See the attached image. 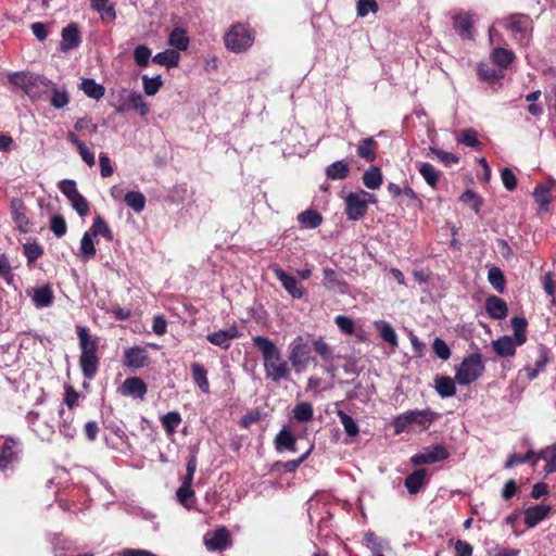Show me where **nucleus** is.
<instances>
[{"mask_svg": "<svg viewBox=\"0 0 556 556\" xmlns=\"http://www.w3.org/2000/svg\"><path fill=\"white\" fill-rule=\"evenodd\" d=\"M485 311L493 319H504L507 316V303L496 295H490L485 300Z\"/></svg>", "mask_w": 556, "mask_h": 556, "instance_id": "nucleus-26", "label": "nucleus"}, {"mask_svg": "<svg viewBox=\"0 0 556 556\" xmlns=\"http://www.w3.org/2000/svg\"><path fill=\"white\" fill-rule=\"evenodd\" d=\"M484 369L482 355L478 352L472 353L466 356L456 368L455 381L460 386L470 384L482 376Z\"/></svg>", "mask_w": 556, "mask_h": 556, "instance_id": "nucleus-5", "label": "nucleus"}, {"mask_svg": "<svg viewBox=\"0 0 556 556\" xmlns=\"http://www.w3.org/2000/svg\"><path fill=\"white\" fill-rule=\"evenodd\" d=\"M552 507L548 505H534L525 510V523L528 528L536 527L551 513Z\"/></svg>", "mask_w": 556, "mask_h": 556, "instance_id": "nucleus-23", "label": "nucleus"}, {"mask_svg": "<svg viewBox=\"0 0 556 556\" xmlns=\"http://www.w3.org/2000/svg\"><path fill=\"white\" fill-rule=\"evenodd\" d=\"M79 216H86L89 212V203L79 192L68 200Z\"/></svg>", "mask_w": 556, "mask_h": 556, "instance_id": "nucleus-62", "label": "nucleus"}, {"mask_svg": "<svg viewBox=\"0 0 556 556\" xmlns=\"http://www.w3.org/2000/svg\"><path fill=\"white\" fill-rule=\"evenodd\" d=\"M148 352L142 346H131L124 351L123 364L132 369L142 368L149 365Z\"/></svg>", "mask_w": 556, "mask_h": 556, "instance_id": "nucleus-15", "label": "nucleus"}, {"mask_svg": "<svg viewBox=\"0 0 556 556\" xmlns=\"http://www.w3.org/2000/svg\"><path fill=\"white\" fill-rule=\"evenodd\" d=\"M432 349L435 355L443 361H446L451 357V349L446 342L440 338L434 339Z\"/></svg>", "mask_w": 556, "mask_h": 556, "instance_id": "nucleus-64", "label": "nucleus"}, {"mask_svg": "<svg viewBox=\"0 0 556 556\" xmlns=\"http://www.w3.org/2000/svg\"><path fill=\"white\" fill-rule=\"evenodd\" d=\"M252 343L262 354L266 379L275 383L291 379L289 361L283 357L273 340L268 337L255 336L252 338Z\"/></svg>", "mask_w": 556, "mask_h": 556, "instance_id": "nucleus-1", "label": "nucleus"}, {"mask_svg": "<svg viewBox=\"0 0 556 556\" xmlns=\"http://www.w3.org/2000/svg\"><path fill=\"white\" fill-rule=\"evenodd\" d=\"M450 457V452L444 444H434L426 447L424 452L415 454L410 458V463L414 466H420L426 464H434L438 462L445 460Z\"/></svg>", "mask_w": 556, "mask_h": 556, "instance_id": "nucleus-10", "label": "nucleus"}, {"mask_svg": "<svg viewBox=\"0 0 556 556\" xmlns=\"http://www.w3.org/2000/svg\"><path fill=\"white\" fill-rule=\"evenodd\" d=\"M430 152L434 154L445 166H452L459 162V156L454 153L446 152L437 148H430Z\"/></svg>", "mask_w": 556, "mask_h": 556, "instance_id": "nucleus-61", "label": "nucleus"}, {"mask_svg": "<svg viewBox=\"0 0 556 556\" xmlns=\"http://www.w3.org/2000/svg\"><path fill=\"white\" fill-rule=\"evenodd\" d=\"M533 197L536 203L540 204L542 211H547L551 203L549 187L545 185H538L534 189Z\"/></svg>", "mask_w": 556, "mask_h": 556, "instance_id": "nucleus-49", "label": "nucleus"}, {"mask_svg": "<svg viewBox=\"0 0 556 556\" xmlns=\"http://www.w3.org/2000/svg\"><path fill=\"white\" fill-rule=\"evenodd\" d=\"M64 397L63 403L70 408L74 409L78 405V401L80 399V393L75 390V388L71 384L64 386Z\"/></svg>", "mask_w": 556, "mask_h": 556, "instance_id": "nucleus-57", "label": "nucleus"}, {"mask_svg": "<svg viewBox=\"0 0 556 556\" xmlns=\"http://www.w3.org/2000/svg\"><path fill=\"white\" fill-rule=\"evenodd\" d=\"M50 229L58 237H63L67 231V225L62 215H53L50 219Z\"/></svg>", "mask_w": 556, "mask_h": 556, "instance_id": "nucleus-59", "label": "nucleus"}, {"mask_svg": "<svg viewBox=\"0 0 556 556\" xmlns=\"http://www.w3.org/2000/svg\"><path fill=\"white\" fill-rule=\"evenodd\" d=\"M504 27L510 33L514 40L522 47L530 45L533 31L531 17L522 13H513L503 21Z\"/></svg>", "mask_w": 556, "mask_h": 556, "instance_id": "nucleus-4", "label": "nucleus"}, {"mask_svg": "<svg viewBox=\"0 0 556 556\" xmlns=\"http://www.w3.org/2000/svg\"><path fill=\"white\" fill-rule=\"evenodd\" d=\"M17 442L12 439L8 438L4 440L1 448H0V469L7 470L11 468L15 463L18 462L20 456L18 452L16 451Z\"/></svg>", "mask_w": 556, "mask_h": 556, "instance_id": "nucleus-16", "label": "nucleus"}, {"mask_svg": "<svg viewBox=\"0 0 556 556\" xmlns=\"http://www.w3.org/2000/svg\"><path fill=\"white\" fill-rule=\"evenodd\" d=\"M314 408L309 402L298 403L293 408V417L300 422L309 421L313 418Z\"/></svg>", "mask_w": 556, "mask_h": 556, "instance_id": "nucleus-46", "label": "nucleus"}, {"mask_svg": "<svg viewBox=\"0 0 556 556\" xmlns=\"http://www.w3.org/2000/svg\"><path fill=\"white\" fill-rule=\"evenodd\" d=\"M476 15L471 12H457L452 17L453 29L463 40L475 38Z\"/></svg>", "mask_w": 556, "mask_h": 556, "instance_id": "nucleus-9", "label": "nucleus"}, {"mask_svg": "<svg viewBox=\"0 0 556 556\" xmlns=\"http://www.w3.org/2000/svg\"><path fill=\"white\" fill-rule=\"evenodd\" d=\"M437 392L442 397H451L456 394L455 381L448 376H440L435 379Z\"/></svg>", "mask_w": 556, "mask_h": 556, "instance_id": "nucleus-39", "label": "nucleus"}, {"mask_svg": "<svg viewBox=\"0 0 556 556\" xmlns=\"http://www.w3.org/2000/svg\"><path fill=\"white\" fill-rule=\"evenodd\" d=\"M46 83H48L47 87H51L52 94L50 98V104L58 110L66 106L71 100L67 90L58 88L56 85L49 79H46Z\"/></svg>", "mask_w": 556, "mask_h": 556, "instance_id": "nucleus-31", "label": "nucleus"}, {"mask_svg": "<svg viewBox=\"0 0 556 556\" xmlns=\"http://www.w3.org/2000/svg\"><path fill=\"white\" fill-rule=\"evenodd\" d=\"M190 39L184 28H174L168 36L169 46L174 47L177 51H186L189 47Z\"/></svg>", "mask_w": 556, "mask_h": 556, "instance_id": "nucleus-33", "label": "nucleus"}, {"mask_svg": "<svg viewBox=\"0 0 556 556\" xmlns=\"http://www.w3.org/2000/svg\"><path fill=\"white\" fill-rule=\"evenodd\" d=\"M54 295L49 285L37 288L33 294V301L37 307H48L53 303Z\"/></svg>", "mask_w": 556, "mask_h": 556, "instance_id": "nucleus-35", "label": "nucleus"}, {"mask_svg": "<svg viewBox=\"0 0 556 556\" xmlns=\"http://www.w3.org/2000/svg\"><path fill=\"white\" fill-rule=\"evenodd\" d=\"M378 142L372 138H364L358 142L357 155L366 162L372 163L377 159Z\"/></svg>", "mask_w": 556, "mask_h": 556, "instance_id": "nucleus-28", "label": "nucleus"}, {"mask_svg": "<svg viewBox=\"0 0 556 556\" xmlns=\"http://www.w3.org/2000/svg\"><path fill=\"white\" fill-rule=\"evenodd\" d=\"M254 30L249 24L236 23L224 35L225 47L235 53L247 51L254 42Z\"/></svg>", "mask_w": 556, "mask_h": 556, "instance_id": "nucleus-3", "label": "nucleus"}, {"mask_svg": "<svg viewBox=\"0 0 556 556\" xmlns=\"http://www.w3.org/2000/svg\"><path fill=\"white\" fill-rule=\"evenodd\" d=\"M124 201L127 206L137 213L142 212L146 207V197L140 191H128L124 197Z\"/></svg>", "mask_w": 556, "mask_h": 556, "instance_id": "nucleus-43", "label": "nucleus"}, {"mask_svg": "<svg viewBox=\"0 0 556 556\" xmlns=\"http://www.w3.org/2000/svg\"><path fill=\"white\" fill-rule=\"evenodd\" d=\"M96 248L89 232H85L80 241V256L84 261H89L96 256Z\"/></svg>", "mask_w": 556, "mask_h": 556, "instance_id": "nucleus-50", "label": "nucleus"}, {"mask_svg": "<svg viewBox=\"0 0 556 556\" xmlns=\"http://www.w3.org/2000/svg\"><path fill=\"white\" fill-rule=\"evenodd\" d=\"M180 59V54L178 51L168 49L163 52L155 54L152 61L159 65H164L167 67H176L178 66Z\"/></svg>", "mask_w": 556, "mask_h": 556, "instance_id": "nucleus-38", "label": "nucleus"}, {"mask_svg": "<svg viewBox=\"0 0 556 556\" xmlns=\"http://www.w3.org/2000/svg\"><path fill=\"white\" fill-rule=\"evenodd\" d=\"M383 181V176L380 167L378 166H370L368 169L365 170L363 175V184L366 188L376 190L378 189Z\"/></svg>", "mask_w": 556, "mask_h": 556, "instance_id": "nucleus-34", "label": "nucleus"}, {"mask_svg": "<svg viewBox=\"0 0 556 556\" xmlns=\"http://www.w3.org/2000/svg\"><path fill=\"white\" fill-rule=\"evenodd\" d=\"M337 415L340 418V421L346 434L352 438L356 437L358 434L359 429L355 420L343 410H338Z\"/></svg>", "mask_w": 556, "mask_h": 556, "instance_id": "nucleus-53", "label": "nucleus"}, {"mask_svg": "<svg viewBox=\"0 0 556 556\" xmlns=\"http://www.w3.org/2000/svg\"><path fill=\"white\" fill-rule=\"evenodd\" d=\"M493 64L497 65L504 72L516 59L514 51L505 48H494L490 54Z\"/></svg>", "mask_w": 556, "mask_h": 556, "instance_id": "nucleus-29", "label": "nucleus"}, {"mask_svg": "<svg viewBox=\"0 0 556 556\" xmlns=\"http://www.w3.org/2000/svg\"><path fill=\"white\" fill-rule=\"evenodd\" d=\"M46 77L43 76H34L31 74L16 72L9 74L8 80L13 86L21 88L26 94L33 97L35 93V89L39 86H48L46 83Z\"/></svg>", "mask_w": 556, "mask_h": 556, "instance_id": "nucleus-8", "label": "nucleus"}, {"mask_svg": "<svg viewBox=\"0 0 556 556\" xmlns=\"http://www.w3.org/2000/svg\"><path fill=\"white\" fill-rule=\"evenodd\" d=\"M80 89L87 97L94 100H100L105 93V88L96 83L92 78H84L80 84Z\"/></svg>", "mask_w": 556, "mask_h": 556, "instance_id": "nucleus-37", "label": "nucleus"}, {"mask_svg": "<svg viewBox=\"0 0 556 556\" xmlns=\"http://www.w3.org/2000/svg\"><path fill=\"white\" fill-rule=\"evenodd\" d=\"M75 331L78 338L80 350L79 366L83 376L87 379H93L99 370L100 357L98 355L99 339L90 333L87 326H76Z\"/></svg>", "mask_w": 556, "mask_h": 556, "instance_id": "nucleus-2", "label": "nucleus"}, {"mask_svg": "<svg viewBox=\"0 0 556 556\" xmlns=\"http://www.w3.org/2000/svg\"><path fill=\"white\" fill-rule=\"evenodd\" d=\"M11 215L17 230L21 233H28L30 231L31 223L27 217V207L21 199H12Z\"/></svg>", "mask_w": 556, "mask_h": 556, "instance_id": "nucleus-13", "label": "nucleus"}, {"mask_svg": "<svg viewBox=\"0 0 556 556\" xmlns=\"http://www.w3.org/2000/svg\"><path fill=\"white\" fill-rule=\"evenodd\" d=\"M528 321L525 317L515 316L511 318V327L514 329V340L517 345H522L527 341L526 329Z\"/></svg>", "mask_w": 556, "mask_h": 556, "instance_id": "nucleus-40", "label": "nucleus"}, {"mask_svg": "<svg viewBox=\"0 0 556 556\" xmlns=\"http://www.w3.org/2000/svg\"><path fill=\"white\" fill-rule=\"evenodd\" d=\"M91 232H92L93 237L102 236L108 241H113V238H114L113 231L111 230V228L109 227L106 222L100 215L96 216L92 227H91Z\"/></svg>", "mask_w": 556, "mask_h": 556, "instance_id": "nucleus-44", "label": "nucleus"}, {"mask_svg": "<svg viewBox=\"0 0 556 556\" xmlns=\"http://www.w3.org/2000/svg\"><path fill=\"white\" fill-rule=\"evenodd\" d=\"M334 323L340 329V331L343 332L344 334H353L355 331L354 321L348 316L338 315L334 318Z\"/></svg>", "mask_w": 556, "mask_h": 556, "instance_id": "nucleus-63", "label": "nucleus"}, {"mask_svg": "<svg viewBox=\"0 0 556 556\" xmlns=\"http://www.w3.org/2000/svg\"><path fill=\"white\" fill-rule=\"evenodd\" d=\"M274 444L277 452H296V438L288 426H285L276 434Z\"/></svg>", "mask_w": 556, "mask_h": 556, "instance_id": "nucleus-22", "label": "nucleus"}, {"mask_svg": "<svg viewBox=\"0 0 556 556\" xmlns=\"http://www.w3.org/2000/svg\"><path fill=\"white\" fill-rule=\"evenodd\" d=\"M298 222L309 229L319 227L323 223L321 214L316 210H306L298 215Z\"/></svg>", "mask_w": 556, "mask_h": 556, "instance_id": "nucleus-36", "label": "nucleus"}, {"mask_svg": "<svg viewBox=\"0 0 556 556\" xmlns=\"http://www.w3.org/2000/svg\"><path fill=\"white\" fill-rule=\"evenodd\" d=\"M323 285L331 291H338L345 293L349 289V285L342 277L332 268H324Z\"/></svg>", "mask_w": 556, "mask_h": 556, "instance_id": "nucleus-24", "label": "nucleus"}, {"mask_svg": "<svg viewBox=\"0 0 556 556\" xmlns=\"http://www.w3.org/2000/svg\"><path fill=\"white\" fill-rule=\"evenodd\" d=\"M536 355L538 357L534 362V365H527L523 368L529 380H534L540 375V372L544 370L545 366L549 362L548 349L543 344L536 348Z\"/></svg>", "mask_w": 556, "mask_h": 556, "instance_id": "nucleus-21", "label": "nucleus"}, {"mask_svg": "<svg viewBox=\"0 0 556 556\" xmlns=\"http://www.w3.org/2000/svg\"><path fill=\"white\" fill-rule=\"evenodd\" d=\"M129 102L131 104V108L136 111H138L140 116H146L149 113V106L143 101L142 94L139 92H131L129 94Z\"/></svg>", "mask_w": 556, "mask_h": 556, "instance_id": "nucleus-58", "label": "nucleus"}, {"mask_svg": "<svg viewBox=\"0 0 556 556\" xmlns=\"http://www.w3.org/2000/svg\"><path fill=\"white\" fill-rule=\"evenodd\" d=\"M533 457L538 458V453L532 451V450H529L525 455L513 453L506 459V462L504 464V468L505 469H510L511 467H514L516 465L530 462Z\"/></svg>", "mask_w": 556, "mask_h": 556, "instance_id": "nucleus-52", "label": "nucleus"}, {"mask_svg": "<svg viewBox=\"0 0 556 556\" xmlns=\"http://www.w3.org/2000/svg\"><path fill=\"white\" fill-rule=\"evenodd\" d=\"M23 249L28 264L36 262L43 254V249L38 243H26Z\"/></svg>", "mask_w": 556, "mask_h": 556, "instance_id": "nucleus-60", "label": "nucleus"}, {"mask_svg": "<svg viewBox=\"0 0 556 556\" xmlns=\"http://www.w3.org/2000/svg\"><path fill=\"white\" fill-rule=\"evenodd\" d=\"M368 210V201L362 193L352 192L345 198V213L348 219L358 220L363 218Z\"/></svg>", "mask_w": 556, "mask_h": 556, "instance_id": "nucleus-11", "label": "nucleus"}, {"mask_svg": "<svg viewBox=\"0 0 556 556\" xmlns=\"http://www.w3.org/2000/svg\"><path fill=\"white\" fill-rule=\"evenodd\" d=\"M91 8L100 14V17L103 23H111L116 18V12L114 4L109 3V0H103V2H98L91 5Z\"/></svg>", "mask_w": 556, "mask_h": 556, "instance_id": "nucleus-41", "label": "nucleus"}, {"mask_svg": "<svg viewBox=\"0 0 556 556\" xmlns=\"http://www.w3.org/2000/svg\"><path fill=\"white\" fill-rule=\"evenodd\" d=\"M458 142L481 150V142L478 139V132L473 128L464 129L460 132V137L457 139Z\"/></svg>", "mask_w": 556, "mask_h": 556, "instance_id": "nucleus-51", "label": "nucleus"}, {"mask_svg": "<svg viewBox=\"0 0 556 556\" xmlns=\"http://www.w3.org/2000/svg\"><path fill=\"white\" fill-rule=\"evenodd\" d=\"M460 201L464 203H471V208L476 214L480 213L483 200L472 190L468 189L460 195Z\"/></svg>", "mask_w": 556, "mask_h": 556, "instance_id": "nucleus-55", "label": "nucleus"}, {"mask_svg": "<svg viewBox=\"0 0 556 556\" xmlns=\"http://www.w3.org/2000/svg\"><path fill=\"white\" fill-rule=\"evenodd\" d=\"M204 545L211 552H222L231 545L229 531L225 527L217 528L211 535L204 536Z\"/></svg>", "mask_w": 556, "mask_h": 556, "instance_id": "nucleus-14", "label": "nucleus"}, {"mask_svg": "<svg viewBox=\"0 0 556 556\" xmlns=\"http://www.w3.org/2000/svg\"><path fill=\"white\" fill-rule=\"evenodd\" d=\"M478 77L488 83L490 86H501V80L505 77V73L502 70H496L491 65L480 62L477 67Z\"/></svg>", "mask_w": 556, "mask_h": 556, "instance_id": "nucleus-25", "label": "nucleus"}, {"mask_svg": "<svg viewBox=\"0 0 556 556\" xmlns=\"http://www.w3.org/2000/svg\"><path fill=\"white\" fill-rule=\"evenodd\" d=\"M61 51H70L77 48L81 42V36L76 23H71L62 29Z\"/></svg>", "mask_w": 556, "mask_h": 556, "instance_id": "nucleus-18", "label": "nucleus"}, {"mask_svg": "<svg viewBox=\"0 0 556 556\" xmlns=\"http://www.w3.org/2000/svg\"><path fill=\"white\" fill-rule=\"evenodd\" d=\"M143 81V90L147 96H154L160 88L163 86V80L160 75L155 77H148L147 75L142 76Z\"/></svg>", "mask_w": 556, "mask_h": 556, "instance_id": "nucleus-54", "label": "nucleus"}, {"mask_svg": "<svg viewBox=\"0 0 556 556\" xmlns=\"http://www.w3.org/2000/svg\"><path fill=\"white\" fill-rule=\"evenodd\" d=\"M161 421L165 432L173 434L181 422V416L178 412H169L162 417Z\"/></svg>", "mask_w": 556, "mask_h": 556, "instance_id": "nucleus-48", "label": "nucleus"}, {"mask_svg": "<svg viewBox=\"0 0 556 556\" xmlns=\"http://www.w3.org/2000/svg\"><path fill=\"white\" fill-rule=\"evenodd\" d=\"M349 174L350 165L343 160L336 161L326 168V176L330 180H343Z\"/></svg>", "mask_w": 556, "mask_h": 556, "instance_id": "nucleus-32", "label": "nucleus"}, {"mask_svg": "<svg viewBox=\"0 0 556 556\" xmlns=\"http://www.w3.org/2000/svg\"><path fill=\"white\" fill-rule=\"evenodd\" d=\"M119 391L125 396L143 399L148 392V387L139 377H129L124 380Z\"/></svg>", "mask_w": 556, "mask_h": 556, "instance_id": "nucleus-19", "label": "nucleus"}, {"mask_svg": "<svg viewBox=\"0 0 556 556\" xmlns=\"http://www.w3.org/2000/svg\"><path fill=\"white\" fill-rule=\"evenodd\" d=\"M375 326L380 331V337L383 341L389 343L392 348L397 346V334L390 324L380 320L376 321Z\"/></svg>", "mask_w": 556, "mask_h": 556, "instance_id": "nucleus-42", "label": "nucleus"}, {"mask_svg": "<svg viewBox=\"0 0 556 556\" xmlns=\"http://www.w3.org/2000/svg\"><path fill=\"white\" fill-rule=\"evenodd\" d=\"M488 280L490 285L500 293H503L506 287V279L498 267H492L488 271Z\"/></svg>", "mask_w": 556, "mask_h": 556, "instance_id": "nucleus-45", "label": "nucleus"}, {"mask_svg": "<svg viewBox=\"0 0 556 556\" xmlns=\"http://www.w3.org/2000/svg\"><path fill=\"white\" fill-rule=\"evenodd\" d=\"M191 377L193 383L201 390V392L210 393V382L207 379V370L200 363H192L190 365Z\"/></svg>", "mask_w": 556, "mask_h": 556, "instance_id": "nucleus-27", "label": "nucleus"}, {"mask_svg": "<svg viewBox=\"0 0 556 556\" xmlns=\"http://www.w3.org/2000/svg\"><path fill=\"white\" fill-rule=\"evenodd\" d=\"M151 58V50L144 45L136 47L134 60L139 67H147Z\"/></svg>", "mask_w": 556, "mask_h": 556, "instance_id": "nucleus-56", "label": "nucleus"}, {"mask_svg": "<svg viewBox=\"0 0 556 556\" xmlns=\"http://www.w3.org/2000/svg\"><path fill=\"white\" fill-rule=\"evenodd\" d=\"M275 277L280 281L283 289L293 298L301 299L306 293L305 288L299 281L280 266L273 267Z\"/></svg>", "mask_w": 556, "mask_h": 556, "instance_id": "nucleus-12", "label": "nucleus"}, {"mask_svg": "<svg viewBox=\"0 0 556 556\" xmlns=\"http://www.w3.org/2000/svg\"><path fill=\"white\" fill-rule=\"evenodd\" d=\"M311 352V346L304 342L301 336L294 338L289 344L288 361L296 372L304 371L308 367Z\"/></svg>", "mask_w": 556, "mask_h": 556, "instance_id": "nucleus-7", "label": "nucleus"}, {"mask_svg": "<svg viewBox=\"0 0 556 556\" xmlns=\"http://www.w3.org/2000/svg\"><path fill=\"white\" fill-rule=\"evenodd\" d=\"M240 337V332L237 326H231L226 330H218L216 332L206 336V340L213 345L219 346L224 350H228L231 346L233 339Z\"/></svg>", "mask_w": 556, "mask_h": 556, "instance_id": "nucleus-17", "label": "nucleus"}, {"mask_svg": "<svg viewBox=\"0 0 556 556\" xmlns=\"http://www.w3.org/2000/svg\"><path fill=\"white\" fill-rule=\"evenodd\" d=\"M428 471L425 468H419L409 473L405 480L404 485L410 495H415L428 483Z\"/></svg>", "mask_w": 556, "mask_h": 556, "instance_id": "nucleus-20", "label": "nucleus"}, {"mask_svg": "<svg viewBox=\"0 0 556 556\" xmlns=\"http://www.w3.org/2000/svg\"><path fill=\"white\" fill-rule=\"evenodd\" d=\"M434 419L435 413L431 412L430 409L409 410L395 417L394 430L396 434H400L406 431L407 428L414 422H418L422 426L424 429H427Z\"/></svg>", "mask_w": 556, "mask_h": 556, "instance_id": "nucleus-6", "label": "nucleus"}, {"mask_svg": "<svg viewBox=\"0 0 556 556\" xmlns=\"http://www.w3.org/2000/svg\"><path fill=\"white\" fill-rule=\"evenodd\" d=\"M516 342L509 336L501 337L492 342L494 352L501 357L514 356L516 354Z\"/></svg>", "mask_w": 556, "mask_h": 556, "instance_id": "nucleus-30", "label": "nucleus"}, {"mask_svg": "<svg viewBox=\"0 0 556 556\" xmlns=\"http://www.w3.org/2000/svg\"><path fill=\"white\" fill-rule=\"evenodd\" d=\"M420 175L426 180V182L431 187L435 188L439 182V173L434 168V166L430 163H421L418 168Z\"/></svg>", "mask_w": 556, "mask_h": 556, "instance_id": "nucleus-47", "label": "nucleus"}]
</instances>
